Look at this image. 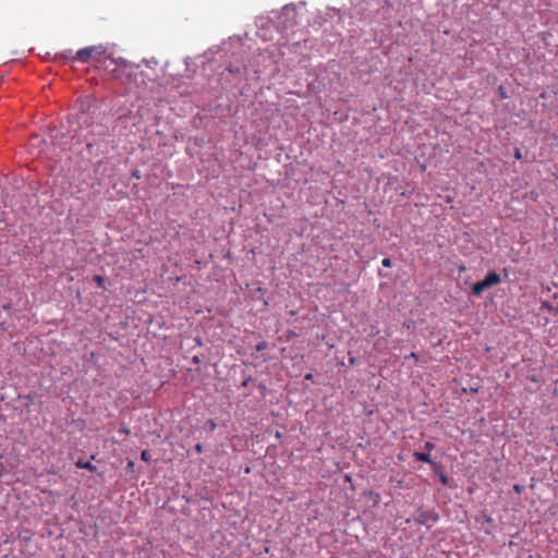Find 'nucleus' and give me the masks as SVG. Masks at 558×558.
I'll use <instances>...</instances> for the list:
<instances>
[{"instance_id": "nucleus-25", "label": "nucleus", "mask_w": 558, "mask_h": 558, "mask_svg": "<svg viewBox=\"0 0 558 558\" xmlns=\"http://www.w3.org/2000/svg\"><path fill=\"white\" fill-rule=\"evenodd\" d=\"M193 363H195V364L201 363L199 357L195 355V356L193 357Z\"/></svg>"}, {"instance_id": "nucleus-9", "label": "nucleus", "mask_w": 558, "mask_h": 558, "mask_svg": "<svg viewBox=\"0 0 558 558\" xmlns=\"http://www.w3.org/2000/svg\"><path fill=\"white\" fill-rule=\"evenodd\" d=\"M437 473L439 474V481H440V483H441L442 485H445V486L449 485V477H448L446 474H444L442 472H440V469L438 470V472H437Z\"/></svg>"}, {"instance_id": "nucleus-3", "label": "nucleus", "mask_w": 558, "mask_h": 558, "mask_svg": "<svg viewBox=\"0 0 558 558\" xmlns=\"http://www.w3.org/2000/svg\"><path fill=\"white\" fill-rule=\"evenodd\" d=\"M411 520L421 525H428L436 523L439 520V514L434 509L418 508L413 512Z\"/></svg>"}, {"instance_id": "nucleus-28", "label": "nucleus", "mask_w": 558, "mask_h": 558, "mask_svg": "<svg viewBox=\"0 0 558 558\" xmlns=\"http://www.w3.org/2000/svg\"><path fill=\"white\" fill-rule=\"evenodd\" d=\"M514 489L520 493L521 492L520 485H514Z\"/></svg>"}, {"instance_id": "nucleus-10", "label": "nucleus", "mask_w": 558, "mask_h": 558, "mask_svg": "<svg viewBox=\"0 0 558 558\" xmlns=\"http://www.w3.org/2000/svg\"><path fill=\"white\" fill-rule=\"evenodd\" d=\"M216 427H217V424H216V422H215L214 420L209 418V420L206 422V427H205V428H206L208 432H214V430L216 429Z\"/></svg>"}, {"instance_id": "nucleus-18", "label": "nucleus", "mask_w": 558, "mask_h": 558, "mask_svg": "<svg viewBox=\"0 0 558 558\" xmlns=\"http://www.w3.org/2000/svg\"><path fill=\"white\" fill-rule=\"evenodd\" d=\"M251 381H252V377L251 376H246L244 378V380L242 381L241 387L242 388H246Z\"/></svg>"}, {"instance_id": "nucleus-27", "label": "nucleus", "mask_w": 558, "mask_h": 558, "mask_svg": "<svg viewBox=\"0 0 558 558\" xmlns=\"http://www.w3.org/2000/svg\"><path fill=\"white\" fill-rule=\"evenodd\" d=\"M101 166H107V163H104L102 161H99L97 165V168H100Z\"/></svg>"}, {"instance_id": "nucleus-21", "label": "nucleus", "mask_w": 558, "mask_h": 558, "mask_svg": "<svg viewBox=\"0 0 558 558\" xmlns=\"http://www.w3.org/2000/svg\"><path fill=\"white\" fill-rule=\"evenodd\" d=\"M194 448H195L196 452H198V453L203 452V449H204L203 445L199 442L196 444Z\"/></svg>"}, {"instance_id": "nucleus-15", "label": "nucleus", "mask_w": 558, "mask_h": 558, "mask_svg": "<svg viewBox=\"0 0 558 558\" xmlns=\"http://www.w3.org/2000/svg\"><path fill=\"white\" fill-rule=\"evenodd\" d=\"M268 348L267 341H260L256 344V351H264Z\"/></svg>"}, {"instance_id": "nucleus-12", "label": "nucleus", "mask_w": 558, "mask_h": 558, "mask_svg": "<svg viewBox=\"0 0 558 558\" xmlns=\"http://www.w3.org/2000/svg\"><path fill=\"white\" fill-rule=\"evenodd\" d=\"M498 94H499V97H500L501 99H506V98H508V93H507L506 87H505L504 85H500V86L498 87Z\"/></svg>"}, {"instance_id": "nucleus-6", "label": "nucleus", "mask_w": 558, "mask_h": 558, "mask_svg": "<svg viewBox=\"0 0 558 558\" xmlns=\"http://www.w3.org/2000/svg\"><path fill=\"white\" fill-rule=\"evenodd\" d=\"M75 465L78 469H86L89 472H96V470H97V468L94 464H92L89 461L85 462V461H83V459H78L75 462Z\"/></svg>"}, {"instance_id": "nucleus-24", "label": "nucleus", "mask_w": 558, "mask_h": 558, "mask_svg": "<svg viewBox=\"0 0 558 558\" xmlns=\"http://www.w3.org/2000/svg\"><path fill=\"white\" fill-rule=\"evenodd\" d=\"M126 468L129 470H132L134 468V462L133 461H129Z\"/></svg>"}, {"instance_id": "nucleus-4", "label": "nucleus", "mask_w": 558, "mask_h": 558, "mask_svg": "<svg viewBox=\"0 0 558 558\" xmlns=\"http://www.w3.org/2000/svg\"><path fill=\"white\" fill-rule=\"evenodd\" d=\"M413 457L416 461L428 463L434 470V472H438V470L441 469V466L432 459L428 452L415 451L413 453Z\"/></svg>"}, {"instance_id": "nucleus-17", "label": "nucleus", "mask_w": 558, "mask_h": 558, "mask_svg": "<svg viewBox=\"0 0 558 558\" xmlns=\"http://www.w3.org/2000/svg\"><path fill=\"white\" fill-rule=\"evenodd\" d=\"M434 448H435V444H434V442H432V441H426V442L424 444V449H425L427 452L432 451Z\"/></svg>"}, {"instance_id": "nucleus-23", "label": "nucleus", "mask_w": 558, "mask_h": 558, "mask_svg": "<svg viewBox=\"0 0 558 558\" xmlns=\"http://www.w3.org/2000/svg\"><path fill=\"white\" fill-rule=\"evenodd\" d=\"M313 377H314L313 374L308 373L305 375L304 378H305V380H313Z\"/></svg>"}, {"instance_id": "nucleus-19", "label": "nucleus", "mask_w": 558, "mask_h": 558, "mask_svg": "<svg viewBox=\"0 0 558 558\" xmlns=\"http://www.w3.org/2000/svg\"><path fill=\"white\" fill-rule=\"evenodd\" d=\"M381 265L384 267H391L392 263H391V259L389 257H386L381 260Z\"/></svg>"}, {"instance_id": "nucleus-22", "label": "nucleus", "mask_w": 558, "mask_h": 558, "mask_svg": "<svg viewBox=\"0 0 558 558\" xmlns=\"http://www.w3.org/2000/svg\"><path fill=\"white\" fill-rule=\"evenodd\" d=\"M408 357L414 359L415 361L418 360V356L415 352H412Z\"/></svg>"}, {"instance_id": "nucleus-14", "label": "nucleus", "mask_w": 558, "mask_h": 558, "mask_svg": "<svg viewBox=\"0 0 558 558\" xmlns=\"http://www.w3.org/2000/svg\"><path fill=\"white\" fill-rule=\"evenodd\" d=\"M94 281L97 283V286L99 288H101V287H104L105 278L99 275H96V276H94Z\"/></svg>"}, {"instance_id": "nucleus-16", "label": "nucleus", "mask_w": 558, "mask_h": 558, "mask_svg": "<svg viewBox=\"0 0 558 558\" xmlns=\"http://www.w3.org/2000/svg\"><path fill=\"white\" fill-rule=\"evenodd\" d=\"M513 156L518 160H522L523 159V155L521 153V149L518 148V147L514 148Z\"/></svg>"}, {"instance_id": "nucleus-1", "label": "nucleus", "mask_w": 558, "mask_h": 558, "mask_svg": "<svg viewBox=\"0 0 558 558\" xmlns=\"http://www.w3.org/2000/svg\"><path fill=\"white\" fill-rule=\"evenodd\" d=\"M116 52V46L112 44H97L77 50L72 61L92 63L95 68L112 65L114 70L129 68V62L122 57H117Z\"/></svg>"}, {"instance_id": "nucleus-26", "label": "nucleus", "mask_w": 558, "mask_h": 558, "mask_svg": "<svg viewBox=\"0 0 558 558\" xmlns=\"http://www.w3.org/2000/svg\"><path fill=\"white\" fill-rule=\"evenodd\" d=\"M478 391L477 388H470V393H476Z\"/></svg>"}, {"instance_id": "nucleus-7", "label": "nucleus", "mask_w": 558, "mask_h": 558, "mask_svg": "<svg viewBox=\"0 0 558 558\" xmlns=\"http://www.w3.org/2000/svg\"><path fill=\"white\" fill-rule=\"evenodd\" d=\"M144 64L146 68H148L150 70L160 66L159 61L154 57L150 59H145Z\"/></svg>"}, {"instance_id": "nucleus-2", "label": "nucleus", "mask_w": 558, "mask_h": 558, "mask_svg": "<svg viewBox=\"0 0 558 558\" xmlns=\"http://www.w3.org/2000/svg\"><path fill=\"white\" fill-rule=\"evenodd\" d=\"M501 282V277L499 274H497L495 270H490L487 272V275L484 277V279L475 282L471 288V294L473 296H481L482 293L490 289L492 287H495Z\"/></svg>"}, {"instance_id": "nucleus-8", "label": "nucleus", "mask_w": 558, "mask_h": 558, "mask_svg": "<svg viewBox=\"0 0 558 558\" xmlns=\"http://www.w3.org/2000/svg\"><path fill=\"white\" fill-rule=\"evenodd\" d=\"M542 308H546L549 313L551 314H557L558 313V306H554L550 302L548 301H543L542 302Z\"/></svg>"}, {"instance_id": "nucleus-31", "label": "nucleus", "mask_w": 558, "mask_h": 558, "mask_svg": "<svg viewBox=\"0 0 558 558\" xmlns=\"http://www.w3.org/2000/svg\"><path fill=\"white\" fill-rule=\"evenodd\" d=\"M0 78H2V76H0Z\"/></svg>"}, {"instance_id": "nucleus-11", "label": "nucleus", "mask_w": 558, "mask_h": 558, "mask_svg": "<svg viewBox=\"0 0 558 558\" xmlns=\"http://www.w3.org/2000/svg\"><path fill=\"white\" fill-rule=\"evenodd\" d=\"M141 459L145 462H150L151 461L150 452L148 450H143L141 453Z\"/></svg>"}, {"instance_id": "nucleus-13", "label": "nucleus", "mask_w": 558, "mask_h": 558, "mask_svg": "<svg viewBox=\"0 0 558 558\" xmlns=\"http://www.w3.org/2000/svg\"><path fill=\"white\" fill-rule=\"evenodd\" d=\"M256 387H257V389L259 390V392H260V395H262L263 397H265V396L267 395V391H268V390H267V387H266V385H265V384H263V383H258V384L256 385Z\"/></svg>"}, {"instance_id": "nucleus-29", "label": "nucleus", "mask_w": 558, "mask_h": 558, "mask_svg": "<svg viewBox=\"0 0 558 558\" xmlns=\"http://www.w3.org/2000/svg\"><path fill=\"white\" fill-rule=\"evenodd\" d=\"M486 522L492 523V522H493V519H492L490 517H487V518H486Z\"/></svg>"}, {"instance_id": "nucleus-5", "label": "nucleus", "mask_w": 558, "mask_h": 558, "mask_svg": "<svg viewBox=\"0 0 558 558\" xmlns=\"http://www.w3.org/2000/svg\"><path fill=\"white\" fill-rule=\"evenodd\" d=\"M209 60L207 58L206 54L204 56H197L195 57L194 59H187L186 61V66L190 68V66H195V68H198V66H202V68H205L207 64H206V61Z\"/></svg>"}, {"instance_id": "nucleus-30", "label": "nucleus", "mask_w": 558, "mask_h": 558, "mask_svg": "<svg viewBox=\"0 0 558 558\" xmlns=\"http://www.w3.org/2000/svg\"><path fill=\"white\" fill-rule=\"evenodd\" d=\"M276 437H277V438H280V437H281V433H280V432H277V433H276Z\"/></svg>"}, {"instance_id": "nucleus-20", "label": "nucleus", "mask_w": 558, "mask_h": 558, "mask_svg": "<svg viewBox=\"0 0 558 558\" xmlns=\"http://www.w3.org/2000/svg\"><path fill=\"white\" fill-rule=\"evenodd\" d=\"M131 177L132 178H135V179H141V171L137 170V169H134L132 172H131Z\"/></svg>"}]
</instances>
